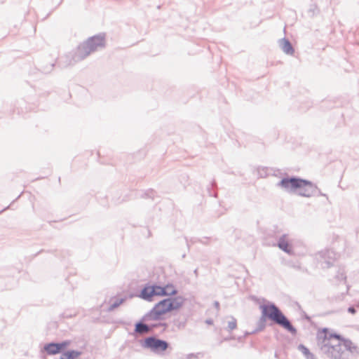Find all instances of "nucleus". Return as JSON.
<instances>
[{"label": "nucleus", "mask_w": 359, "mask_h": 359, "mask_svg": "<svg viewBox=\"0 0 359 359\" xmlns=\"http://www.w3.org/2000/svg\"><path fill=\"white\" fill-rule=\"evenodd\" d=\"M183 304V299L181 297L173 299H165L157 304L144 316L147 321L160 320L164 318L168 313L180 309Z\"/></svg>", "instance_id": "f03ea898"}, {"label": "nucleus", "mask_w": 359, "mask_h": 359, "mask_svg": "<svg viewBox=\"0 0 359 359\" xmlns=\"http://www.w3.org/2000/svg\"><path fill=\"white\" fill-rule=\"evenodd\" d=\"M280 185L286 189L297 191L300 196L305 197H310L316 188L311 182L297 178L283 179Z\"/></svg>", "instance_id": "20e7f679"}, {"label": "nucleus", "mask_w": 359, "mask_h": 359, "mask_svg": "<svg viewBox=\"0 0 359 359\" xmlns=\"http://www.w3.org/2000/svg\"><path fill=\"white\" fill-rule=\"evenodd\" d=\"M299 350L306 357L307 359H313L314 358L313 355L304 345H300L299 346Z\"/></svg>", "instance_id": "ddd939ff"}, {"label": "nucleus", "mask_w": 359, "mask_h": 359, "mask_svg": "<svg viewBox=\"0 0 359 359\" xmlns=\"http://www.w3.org/2000/svg\"><path fill=\"white\" fill-rule=\"evenodd\" d=\"M163 296H172L177 294L176 287L172 284H168L163 287Z\"/></svg>", "instance_id": "9d476101"}, {"label": "nucleus", "mask_w": 359, "mask_h": 359, "mask_svg": "<svg viewBox=\"0 0 359 359\" xmlns=\"http://www.w3.org/2000/svg\"><path fill=\"white\" fill-rule=\"evenodd\" d=\"M104 46V38L101 36H95L89 39L79 48L80 58H83L100 47Z\"/></svg>", "instance_id": "39448f33"}, {"label": "nucleus", "mask_w": 359, "mask_h": 359, "mask_svg": "<svg viewBox=\"0 0 359 359\" xmlns=\"http://www.w3.org/2000/svg\"><path fill=\"white\" fill-rule=\"evenodd\" d=\"M154 296H163V287L158 285L147 286L143 288L140 297L145 300L151 301Z\"/></svg>", "instance_id": "423d86ee"}, {"label": "nucleus", "mask_w": 359, "mask_h": 359, "mask_svg": "<svg viewBox=\"0 0 359 359\" xmlns=\"http://www.w3.org/2000/svg\"><path fill=\"white\" fill-rule=\"evenodd\" d=\"M283 50L285 53L287 54H291L293 52L292 47L289 41H285L283 43Z\"/></svg>", "instance_id": "4468645a"}, {"label": "nucleus", "mask_w": 359, "mask_h": 359, "mask_svg": "<svg viewBox=\"0 0 359 359\" xmlns=\"http://www.w3.org/2000/svg\"><path fill=\"white\" fill-rule=\"evenodd\" d=\"M144 346L155 351H164L168 347V344L166 341L154 337L147 338L144 341Z\"/></svg>", "instance_id": "0eeeda50"}, {"label": "nucleus", "mask_w": 359, "mask_h": 359, "mask_svg": "<svg viewBox=\"0 0 359 359\" xmlns=\"http://www.w3.org/2000/svg\"><path fill=\"white\" fill-rule=\"evenodd\" d=\"M318 338L323 339L322 343L326 352L335 359H341L342 347L350 352L358 351V346L349 339L342 338L337 334H330L327 337L326 329L319 332Z\"/></svg>", "instance_id": "f257e3e1"}, {"label": "nucleus", "mask_w": 359, "mask_h": 359, "mask_svg": "<svg viewBox=\"0 0 359 359\" xmlns=\"http://www.w3.org/2000/svg\"><path fill=\"white\" fill-rule=\"evenodd\" d=\"M149 330V327L143 323H137L135 326V332L140 334L147 333Z\"/></svg>", "instance_id": "f8f14e48"}, {"label": "nucleus", "mask_w": 359, "mask_h": 359, "mask_svg": "<svg viewBox=\"0 0 359 359\" xmlns=\"http://www.w3.org/2000/svg\"><path fill=\"white\" fill-rule=\"evenodd\" d=\"M69 345V341H63L59 344L50 343L44 346L45 351L49 355L60 353Z\"/></svg>", "instance_id": "6e6552de"}, {"label": "nucleus", "mask_w": 359, "mask_h": 359, "mask_svg": "<svg viewBox=\"0 0 359 359\" xmlns=\"http://www.w3.org/2000/svg\"><path fill=\"white\" fill-rule=\"evenodd\" d=\"M348 311H349L350 313H355V309H354V308H353V307H350V308L348 309Z\"/></svg>", "instance_id": "f3484780"}, {"label": "nucleus", "mask_w": 359, "mask_h": 359, "mask_svg": "<svg viewBox=\"0 0 359 359\" xmlns=\"http://www.w3.org/2000/svg\"><path fill=\"white\" fill-rule=\"evenodd\" d=\"M278 247L286 252H291V245L285 236L280 238Z\"/></svg>", "instance_id": "1a4fd4ad"}, {"label": "nucleus", "mask_w": 359, "mask_h": 359, "mask_svg": "<svg viewBox=\"0 0 359 359\" xmlns=\"http://www.w3.org/2000/svg\"><path fill=\"white\" fill-rule=\"evenodd\" d=\"M262 318L264 320H269L276 323L287 331L295 333V328L291 325L289 320L282 311L274 304H264L260 306Z\"/></svg>", "instance_id": "7ed1b4c3"}, {"label": "nucleus", "mask_w": 359, "mask_h": 359, "mask_svg": "<svg viewBox=\"0 0 359 359\" xmlns=\"http://www.w3.org/2000/svg\"><path fill=\"white\" fill-rule=\"evenodd\" d=\"M123 302V299L120 300L118 302H116L115 304H114V305L112 306V308H115V307H117L118 306H119L121 304H122V302Z\"/></svg>", "instance_id": "dca6fc26"}, {"label": "nucleus", "mask_w": 359, "mask_h": 359, "mask_svg": "<svg viewBox=\"0 0 359 359\" xmlns=\"http://www.w3.org/2000/svg\"><path fill=\"white\" fill-rule=\"evenodd\" d=\"M236 326H237V323L235 320H232L229 321L228 323V327L231 330H234L236 327Z\"/></svg>", "instance_id": "2eb2a0df"}, {"label": "nucleus", "mask_w": 359, "mask_h": 359, "mask_svg": "<svg viewBox=\"0 0 359 359\" xmlns=\"http://www.w3.org/2000/svg\"><path fill=\"white\" fill-rule=\"evenodd\" d=\"M81 355V353L76 351H67L64 353L60 359H76Z\"/></svg>", "instance_id": "9b49d317"}]
</instances>
